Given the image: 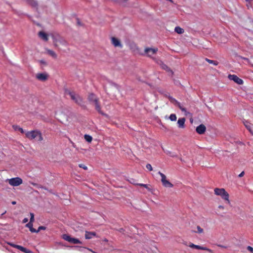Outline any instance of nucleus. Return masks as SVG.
I'll return each instance as SVG.
<instances>
[{
	"mask_svg": "<svg viewBox=\"0 0 253 253\" xmlns=\"http://www.w3.org/2000/svg\"><path fill=\"white\" fill-rule=\"evenodd\" d=\"M87 99L90 102L94 103L95 109L99 114L102 115H105V114L101 110V106L99 101V98L95 94L93 93H89Z\"/></svg>",
	"mask_w": 253,
	"mask_h": 253,
	"instance_id": "1",
	"label": "nucleus"
},
{
	"mask_svg": "<svg viewBox=\"0 0 253 253\" xmlns=\"http://www.w3.org/2000/svg\"><path fill=\"white\" fill-rule=\"evenodd\" d=\"M66 95H69L71 99L73 100L76 104L82 106L83 105V98L79 94H76L75 92L72 91L70 90L66 89L65 90Z\"/></svg>",
	"mask_w": 253,
	"mask_h": 253,
	"instance_id": "2",
	"label": "nucleus"
},
{
	"mask_svg": "<svg viewBox=\"0 0 253 253\" xmlns=\"http://www.w3.org/2000/svg\"><path fill=\"white\" fill-rule=\"evenodd\" d=\"M26 136L31 140L37 139V140L39 141H41L43 140L42 133L37 130L28 131L26 133Z\"/></svg>",
	"mask_w": 253,
	"mask_h": 253,
	"instance_id": "3",
	"label": "nucleus"
},
{
	"mask_svg": "<svg viewBox=\"0 0 253 253\" xmlns=\"http://www.w3.org/2000/svg\"><path fill=\"white\" fill-rule=\"evenodd\" d=\"M214 191L215 195L220 196L223 200L226 201L227 203L228 204H230V202L229 199V194L224 188H216L214 189Z\"/></svg>",
	"mask_w": 253,
	"mask_h": 253,
	"instance_id": "4",
	"label": "nucleus"
},
{
	"mask_svg": "<svg viewBox=\"0 0 253 253\" xmlns=\"http://www.w3.org/2000/svg\"><path fill=\"white\" fill-rule=\"evenodd\" d=\"M158 174H160L161 177V181L164 187L171 188L173 186V185L171 182L167 180V177L164 173H162L161 171H159Z\"/></svg>",
	"mask_w": 253,
	"mask_h": 253,
	"instance_id": "5",
	"label": "nucleus"
},
{
	"mask_svg": "<svg viewBox=\"0 0 253 253\" xmlns=\"http://www.w3.org/2000/svg\"><path fill=\"white\" fill-rule=\"evenodd\" d=\"M63 239L65 241H67L71 243H73L74 244H81V242L78 239L72 238L70 236L67 234H64L63 235Z\"/></svg>",
	"mask_w": 253,
	"mask_h": 253,
	"instance_id": "6",
	"label": "nucleus"
},
{
	"mask_svg": "<svg viewBox=\"0 0 253 253\" xmlns=\"http://www.w3.org/2000/svg\"><path fill=\"white\" fill-rule=\"evenodd\" d=\"M9 184L13 186H17L22 183V180L19 177H15L8 179Z\"/></svg>",
	"mask_w": 253,
	"mask_h": 253,
	"instance_id": "7",
	"label": "nucleus"
},
{
	"mask_svg": "<svg viewBox=\"0 0 253 253\" xmlns=\"http://www.w3.org/2000/svg\"><path fill=\"white\" fill-rule=\"evenodd\" d=\"M8 244L10 246H11L13 248H15L16 249H17L25 253H33L32 251L22 247L21 246L15 245L12 243H8Z\"/></svg>",
	"mask_w": 253,
	"mask_h": 253,
	"instance_id": "8",
	"label": "nucleus"
},
{
	"mask_svg": "<svg viewBox=\"0 0 253 253\" xmlns=\"http://www.w3.org/2000/svg\"><path fill=\"white\" fill-rule=\"evenodd\" d=\"M228 77L229 80L233 81L235 83H236L238 84L241 85V84H243L244 83L243 80L239 78L237 76H236L235 75L230 74L228 75Z\"/></svg>",
	"mask_w": 253,
	"mask_h": 253,
	"instance_id": "9",
	"label": "nucleus"
},
{
	"mask_svg": "<svg viewBox=\"0 0 253 253\" xmlns=\"http://www.w3.org/2000/svg\"><path fill=\"white\" fill-rule=\"evenodd\" d=\"M158 51L157 48H150L146 47L145 48L144 52L145 53L147 54L148 57H152V56L155 54Z\"/></svg>",
	"mask_w": 253,
	"mask_h": 253,
	"instance_id": "10",
	"label": "nucleus"
},
{
	"mask_svg": "<svg viewBox=\"0 0 253 253\" xmlns=\"http://www.w3.org/2000/svg\"><path fill=\"white\" fill-rule=\"evenodd\" d=\"M111 43L115 47H120L122 48L123 47V44L121 43V42L119 39L115 37H112L111 38Z\"/></svg>",
	"mask_w": 253,
	"mask_h": 253,
	"instance_id": "11",
	"label": "nucleus"
},
{
	"mask_svg": "<svg viewBox=\"0 0 253 253\" xmlns=\"http://www.w3.org/2000/svg\"><path fill=\"white\" fill-rule=\"evenodd\" d=\"M36 79L42 82L46 81L48 78V75L47 73H38L36 75Z\"/></svg>",
	"mask_w": 253,
	"mask_h": 253,
	"instance_id": "12",
	"label": "nucleus"
},
{
	"mask_svg": "<svg viewBox=\"0 0 253 253\" xmlns=\"http://www.w3.org/2000/svg\"><path fill=\"white\" fill-rule=\"evenodd\" d=\"M206 130V127L203 124H201L196 127V131L199 134H204Z\"/></svg>",
	"mask_w": 253,
	"mask_h": 253,
	"instance_id": "13",
	"label": "nucleus"
},
{
	"mask_svg": "<svg viewBox=\"0 0 253 253\" xmlns=\"http://www.w3.org/2000/svg\"><path fill=\"white\" fill-rule=\"evenodd\" d=\"M185 121H186V120H185V118H179L178 120L177 124H178V126L179 128H184L185 127Z\"/></svg>",
	"mask_w": 253,
	"mask_h": 253,
	"instance_id": "14",
	"label": "nucleus"
},
{
	"mask_svg": "<svg viewBox=\"0 0 253 253\" xmlns=\"http://www.w3.org/2000/svg\"><path fill=\"white\" fill-rule=\"evenodd\" d=\"M96 234L94 232H89L85 231V238L86 239H90L92 238L93 237H96Z\"/></svg>",
	"mask_w": 253,
	"mask_h": 253,
	"instance_id": "15",
	"label": "nucleus"
},
{
	"mask_svg": "<svg viewBox=\"0 0 253 253\" xmlns=\"http://www.w3.org/2000/svg\"><path fill=\"white\" fill-rule=\"evenodd\" d=\"M39 36L44 41H47L48 40V35L47 34L42 31H40L39 34Z\"/></svg>",
	"mask_w": 253,
	"mask_h": 253,
	"instance_id": "16",
	"label": "nucleus"
},
{
	"mask_svg": "<svg viewBox=\"0 0 253 253\" xmlns=\"http://www.w3.org/2000/svg\"><path fill=\"white\" fill-rule=\"evenodd\" d=\"M244 124L248 130L253 134V129H252L253 125L247 121L244 122Z\"/></svg>",
	"mask_w": 253,
	"mask_h": 253,
	"instance_id": "17",
	"label": "nucleus"
},
{
	"mask_svg": "<svg viewBox=\"0 0 253 253\" xmlns=\"http://www.w3.org/2000/svg\"><path fill=\"white\" fill-rule=\"evenodd\" d=\"M26 2L33 7H37L38 2L35 0H25Z\"/></svg>",
	"mask_w": 253,
	"mask_h": 253,
	"instance_id": "18",
	"label": "nucleus"
},
{
	"mask_svg": "<svg viewBox=\"0 0 253 253\" xmlns=\"http://www.w3.org/2000/svg\"><path fill=\"white\" fill-rule=\"evenodd\" d=\"M45 50L46 51L47 54H49L51 57H52L53 58H54V59L57 58V55L54 51H53L51 49H47V48H46Z\"/></svg>",
	"mask_w": 253,
	"mask_h": 253,
	"instance_id": "19",
	"label": "nucleus"
},
{
	"mask_svg": "<svg viewBox=\"0 0 253 253\" xmlns=\"http://www.w3.org/2000/svg\"><path fill=\"white\" fill-rule=\"evenodd\" d=\"M33 223H28L26 225V226L28 228H29L30 229V231L32 232V233H38V231H37L36 229H35V228H34L33 227Z\"/></svg>",
	"mask_w": 253,
	"mask_h": 253,
	"instance_id": "20",
	"label": "nucleus"
},
{
	"mask_svg": "<svg viewBox=\"0 0 253 253\" xmlns=\"http://www.w3.org/2000/svg\"><path fill=\"white\" fill-rule=\"evenodd\" d=\"M135 185H139L141 187H143L144 188H145L146 189H147L148 190V191H149V192L152 191V189L150 187L149 185L142 184V183H137V184H135Z\"/></svg>",
	"mask_w": 253,
	"mask_h": 253,
	"instance_id": "21",
	"label": "nucleus"
},
{
	"mask_svg": "<svg viewBox=\"0 0 253 253\" xmlns=\"http://www.w3.org/2000/svg\"><path fill=\"white\" fill-rule=\"evenodd\" d=\"M176 106H177L182 112H184V114L186 116H187L189 113L188 112H187L186 109L184 108L179 102H178V104H177Z\"/></svg>",
	"mask_w": 253,
	"mask_h": 253,
	"instance_id": "22",
	"label": "nucleus"
},
{
	"mask_svg": "<svg viewBox=\"0 0 253 253\" xmlns=\"http://www.w3.org/2000/svg\"><path fill=\"white\" fill-rule=\"evenodd\" d=\"M194 249H197V250H204V251H209V252H211V250L206 247H202V246H199V245H195V247H194Z\"/></svg>",
	"mask_w": 253,
	"mask_h": 253,
	"instance_id": "23",
	"label": "nucleus"
},
{
	"mask_svg": "<svg viewBox=\"0 0 253 253\" xmlns=\"http://www.w3.org/2000/svg\"><path fill=\"white\" fill-rule=\"evenodd\" d=\"M174 31L177 34H183L184 32V30L182 28H181L178 26L176 27L175 28Z\"/></svg>",
	"mask_w": 253,
	"mask_h": 253,
	"instance_id": "24",
	"label": "nucleus"
},
{
	"mask_svg": "<svg viewBox=\"0 0 253 253\" xmlns=\"http://www.w3.org/2000/svg\"><path fill=\"white\" fill-rule=\"evenodd\" d=\"M169 99L170 102L173 104L174 105L176 106L177 104H178L179 102L177 101L175 99H174L172 97L169 96Z\"/></svg>",
	"mask_w": 253,
	"mask_h": 253,
	"instance_id": "25",
	"label": "nucleus"
},
{
	"mask_svg": "<svg viewBox=\"0 0 253 253\" xmlns=\"http://www.w3.org/2000/svg\"><path fill=\"white\" fill-rule=\"evenodd\" d=\"M169 99L170 102L173 104L174 105L176 106L177 104H178L179 102L177 101L175 99H174L172 97L169 96Z\"/></svg>",
	"mask_w": 253,
	"mask_h": 253,
	"instance_id": "26",
	"label": "nucleus"
},
{
	"mask_svg": "<svg viewBox=\"0 0 253 253\" xmlns=\"http://www.w3.org/2000/svg\"><path fill=\"white\" fill-rule=\"evenodd\" d=\"M153 60H154L158 63H162V67L164 69H169V67L165 64L163 63L161 60H157L155 58H153Z\"/></svg>",
	"mask_w": 253,
	"mask_h": 253,
	"instance_id": "27",
	"label": "nucleus"
},
{
	"mask_svg": "<svg viewBox=\"0 0 253 253\" xmlns=\"http://www.w3.org/2000/svg\"><path fill=\"white\" fill-rule=\"evenodd\" d=\"M84 137L85 140L88 142H91L92 140V137L88 134H85Z\"/></svg>",
	"mask_w": 253,
	"mask_h": 253,
	"instance_id": "28",
	"label": "nucleus"
},
{
	"mask_svg": "<svg viewBox=\"0 0 253 253\" xmlns=\"http://www.w3.org/2000/svg\"><path fill=\"white\" fill-rule=\"evenodd\" d=\"M206 60L210 64H212L215 66L218 64V62L215 60H212L208 58H206Z\"/></svg>",
	"mask_w": 253,
	"mask_h": 253,
	"instance_id": "29",
	"label": "nucleus"
},
{
	"mask_svg": "<svg viewBox=\"0 0 253 253\" xmlns=\"http://www.w3.org/2000/svg\"><path fill=\"white\" fill-rule=\"evenodd\" d=\"M169 118L171 121H175L176 120L177 117L175 114H171L170 115Z\"/></svg>",
	"mask_w": 253,
	"mask_h": 253,
	"instance_id": "30",
	"label": "nucleus"
},
{
	"mask_svg": "<svg viewBox=\"0 0 253 253\" xmlns=\"http://www.w3.org/2000/svg\"><path fill=\"white\" fill-rule=\"evenodd\" d=\"M30 221L29 223H32L34 222V214L33 213H30Z\"/></svg>",
	"mask_w": 253,
	"mask_h": 253,
	"instance_id": "31",
	"label": "nucleus"
},
{
	"mask_svg": "<svg viewBox=\"0 0 253 253\" xmlns=\"http://www.w3.org/2000/svg\"><path fill=\"white\" fill-rule=\"evenodd\" d=\"M197 231L196 232L198 233H202L204 231L203 229L200 226H197Z\"/></svg>",
	"mask_w": 253,
	"mask_h": 253,
	"instance_id": "32",
	"label": "nucleus"
},
{
	"mask_svg": "<svg viewBox=\"0 0 253 253\" xmlns=\"http://www.w3.org/2000/svg\"><path fill=\"white\" fill-rule=\"evenodd\" d=\"M13 127H14V129H15V130H16V129H18L19 131H20L22 133H23L24 132V130L23 129V128H21V127H19V126H16L15 127L14 126H13Z\"/></svg>",
	"mask_w": 253,
	"mask_h": 253,
	"instance_id": "33",
	"label": "nucleus"
},
{
	"mask_svg": "<svg viewBox=\"0 0 253 253\" xmlns=\"http://www.w3.org/2000/svg\"><path fill=\"white\" fill-rule=\"evenodd\" d=\"M146 167L150 171H152L153 170L152 167L150 164H147Z\"/></svg>",
	"mask_w": 253,
	"mask_h": 253,
	"instance_id": "34",
	"label": "nucleus"
},
{
	"mask_svg": "<svg viewBox=\"0 0 253 253\" xmlns=\"http://www.w3.org/2000/svg\"><path fill=\"white\" fill-rule=\"evenodd\" d=\"M79 167L80 168H83V169L86 170L87 169V168L86 166H85L84 165V164H80L79 165Z\"/></svg>",
	"mask_w": 253,
	"mask_h": 253,
	"instance_id": "35",
	"label": "nucleus"
},
{
	"mask_svg": "<svg viewBox=\"0 0 253 253\" xmlns=\"http://www.w3.org/2000/svg\"><path fill=\"white\" fill-rule=\"evenodd\" d=\"M46 229V227L45 226H39L38 230L37 231H38V232L41 230H45Z\"/></svg>",
	"mask_w": 253,
	"mask_h": 253,
	"instance_id": "36",
	"label": "nucleus"
},
{
	"mask_svg": "<svg viewBox=\"0 0 253 253\" xmlns=\"http://www.w3.org/2000/svg\"><path fill=\"white\" fill-rule=\"evenodd\" d=\"M244 59L247 62H248V63H249L251 66H252V67H253V64L251 63L250 62V60L248 59V58H244Z\"/></svg>",
	"mask_w": 253,
	"mask_h": 253,
	"instance_id": "37",
	"label": "nucleus"
},
{
	"mask_svg": "<svg viewBox=\"0 0 253 253\" xmlns=\"http://www.w3.org/2000/svg\"><path fill=\"white\" fill-rule=\"evenodd\" d=\"M247 250L253 253V248L251 246H248Z\"/></svg>",
	"mask_w": 253,
	"mask_h": 253,
	"instance_id": "38",
	"label": "nucleus"
},
{
	"mask_svg": "<svg viewBox=\"0 0 253 253\" xmlns=\"http://www.w3.org/2000/svg\"><path fill=\"white\" fill-rule=\"evenodd\" d=\"M245 175V172L244 171H243L242 172H241L239 175H238V177H242L243 176H244V175Z\"/></svg>",
	"mask_w": 253,
	"mask_h": 253,
	"instance_id": "39",
	"label": "nucleus"
},
{
	"mask_svg": "<svg viewBox=\"0 0 253 253\" xmlns=\"http://www.w3.org/2000/svg\"><path fill=\"white\" fill-rule=\"evenodd\" d=\"M196 245L193 244V243H190V244L189 245V247L191 248H193L194 249V247Z\"/></svg>",
	"mask_w": 253,
	"mask_h": 253,
	"instance_id": "40",
	"label": "nucleus"
},
{
	"mask_svg": "<svg viewBox=\"0 0 253 253\" xmlns=\"http://www.w3.org/2000/svg\"><path fill=\"white\" fill-rule=\"evenodd\" d=\"M28 221V219L27 218H24V219L23 220V223H26Z\"/></svg>",
	"mask_w": 253,
	"mask_h": 253,
	"instance_id": "41",
	"label": "nucleus"
},
{
	"mask_svg": "<svg viewBox=\"0 0 253 253\" xmlns=\"http://www.w3.org/2000/svg\"><path fill=\"white\" fill-rule=\"evenodd\" d=\"M40 62L42 64H46V62L45 61L43 60H41L40 61Z\"/></svg>",
	"mask_w": 253,
	"mask_h": 253,
	"instance_id": "42",
	"label": "nucleus"
},
{
	"mask_svg": "<svg viewBox=\"0 0 253 253\" xmlns=\"http://www.w3.org/2000/svg\"><path fill=\"white\" fill-rule=\"evenodd\" d=\"M119 231L122 233H124V232L125 231V230L123 228H121L119 229Z\"/></svg>",
	"mask_w": 253,
	"mask_h": 253,
	"instance_id": "43",
	"label": "nucleus"
},
{
	"mask_svg": "<svg viewBox=\"0 0 253 253\" xmlns=\"http://www.w3.org/2000/svg\"><path fill=\"white\" fill-rule=\"evenodd\" d=\"M218 208L220 209H224V207L223 206L220 205L218 206Z\"/></svg>",
	"mask_w": 253,
	"mask_h": 253,
	"instance_id": "44",
	"label": "nucleus"
},
{
	"mask_svg": "<svg viewBox=\"0 0 253 253\" xmlns=\"http://www.w3.org/2000/svg\"><path fill=\"white\" fill-rule=\"evenodd\" d=\"M77 21H78V24L79 25H81V22L80 21H79V19H77Z\"/></svg>",
	"mask_w": 253,
	"mask_h": 253,
	"instance_id": "45",
	"label": "nucleus"
},
{
	"mask_svg": "<svg viewBox=\"0 0 253 253\" xmlns=\"http://www.w3.org/2000/svg\"><path fill=\"white\" fill-rule=\"evenodd\" d=\"M89 251H90V252L93 253H95L94 252V251H92L91 249H87Z\"/></svg>",
	"mask_w": 253,
	"mask_h": 253,
	"instance_id": "46",
	"label": "nucleus"
},
{
	"mask_svg": "<svg viewBox=\"0 0 253 253\" xmlns=\"http://www.w3.org/2000/svg\"><path fill=\"white\" fill-rule=\"evenodd\" d=\"M132 180L133 181H130V182H131V183H133V184H136V183H134V179H132Z\"/></svg>",
	"mask_w": 253,
	"mask_h": 253,
	"instance_id": "47",
	"label": "nucleus"
},
{
	"mask_svg": "<svg viewBox=\"0 0 253 253\" xmlns=\"http://www.w3.org/2000/svg\"><path fill=\"white\" fill-rule=\"evenodd\" d=\"M16 202L15 201H13V202H12V205H15V204H16Z\"/></svg>",
	"mask_w": 253,
	"mask_h": 253,
	"instance_id": "48",
	"label": "nucleus"
},
{
	"mask_svg": "<svg viewBox=\"0 0 253 253\" xmlns=\"http://www.w3.org/2000/svg\"><path fill=\"white\" fill-rule=\"evenodd\" d=\"M247 0V1H249V2L252 1H253V0Z\"/></svg>",
	"mask_w": 253,
	"mask_h": 253,
	"instance_id": "49",
	"label": "nucleus"
},
{
	"mask_svg": "<svg viewBox=\"0 0 253 253\" xmlns=\"http://www.w3.org/2000/svg\"><path fill=\"white\" fill-rule=\"evenodd\" d=\"M54 45H55V46H57V44L55 43H54Z\"/></svg>",
	"mask_w": 253,
	"mask_h": 253,
	"instance_id": "50",
	"label": "nucleus"
},
{
	"mask_svg": "<svg viewBox=\"0 0 253 253\" xmlns=\"http://www.w3.org/2000/svg\"><path fill=\"white\" fill-rule=\"evenodd\" d=\"M5 212H6V211L4 212L3 213H2L1 214V215L4 214Z\"/></svg>",
	"mask_w": 253,
	"mask_h": 253,
	"instance_id": "51",
	"label": "nucleus"
}]
</instances>
